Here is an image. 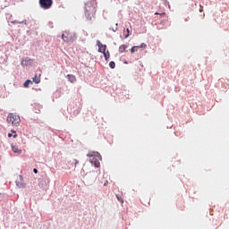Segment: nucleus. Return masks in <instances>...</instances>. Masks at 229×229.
Instances as JSON below:
<instances>
[{
	"label": "nucleus",
	"instance_id": "nucleus-14",
	"mask_svg": "<svg viewBox=\"0 0 229 229\" xmlns=\"http://www.w3.org/2000/svg\"><path fill=\"white\" fill-rule=\"evenodd\" d=\"M30 83H33L30 80H27L24 84L23 87H25V89H28V87H30Z\"/></svg>",
	"mask_w": 229,
	"mask_h": 229
},
{
	"label": "nucleus",
	"instance_id": "nucleus-8",
	"mask_svg": "<svg viewBox=\"0 0 229 229\" xmlns=\"http://www.w3.org/2000/svg\"><path fill=\"white\" fill-rule=\"evenodd\" d=\"M98 53H105L106 51V45H103L101 41L98 40Z\"/></svg>",
	"mask_w": 229,
	"mask_h": 229
},
{
	"label": "nucleus",
	"instance_id": "nucleus-22",
	"mask_svg": "<svg viewBox=\"0 0 229 229\" xmlns=\"http://www.w3.org/2000/svg\"><path fill=\"white\" fill-rule=\"evenodd\" d=\"M8 137L11 138L13 137V135L12 133H8Z\"/></svg>",
	"mask_w": 229,
	"mask_h": 229
},
{
	"label": "nucleus",
	"instance_id": "nucleus-17",
	"mask_svg": "<svg viewBox=\"0 0 229 229\" xmlns=\"http://www.w3.org/2000/svg\"><path fill=\"white\" fill-rule=\"evenodd\" d=\"M116 198H117L118 201H120V203H124V200L123 199L122 196L116 195Z\"/></svg>",
	"mask_w": 229,
	"mask_h": 229
},
{
	"label": "nucleus",
	"instance_id": "nucleus-20",
	"mask_svg": "<svg viewBox=\"0 0 229 229\" xmlns=\"http://www.w3.org/2000/svg\"><path fill=\"white\" fill-rule=\"evenodd\" d=\"M33 173H35V174H37V173H38V170H37V168H34Z\"/></svg>",
	"mask_w": 229,
	"mask_h": 229
},
{
	"label": "nucleus",
	"instance_id": "nucleus-6",
	"mask_svg": "<svg viewBox=\"0 0 229 229\" xmlns=\"http://www.w3.org/2000/svg\"><path fill=\"white\" fill-rule=\"evenodd\" d=\"M15 183L19 189H24V187H26V183L24 182V178L22 175H18Z\"/></svg>",
	"mask_w": 229,
	"mask_h": 229
},
{
	"label": "nucleus",
	"instance_id": "nucleus-4",
	"mask_svg": "<svg viewBox=\"0 0 229 229\" xmlns=\"http://www.w3.org/2000/svg\"><path fill=\"white\" fill-rule=\"evenodd\" d=\"M87 157L91 158L90 162L91 164H93V165H95V167L100 166L99 160H101V154H99L98 152H91L87 154Z\"/></svg>",
	"mask_w": 229,
	"mask_h": 229
},
{
	"label": "nucleus",
	"instance_id": "nucleus-5",
	"mask_svg": "<svg viewBox=\"0 0 229 229\" xmlns=\"http://www.w3.org/2000/svg\"><path fill=\"white\" fill-rule=\"evenodd\" d=\"M39 4L44 10H49L53 5V0H39Z\"/></svg>",
	"mask_w": 229,
	"mask_h": 229
},
{
	"label": "nucleus",
	"instance_id": "nucleus-13",
	"mask_svg": "<svg viewBox=\"0 0 229 229\" xmlns=\"http://www.w3.org/2000/svg\"><path fill=\"white\" fill-rule=\"evenodd\" d=\"M12 24H26V20L22 21H11Z\"/></svg>",
	"mask_w": 229,
	"mask_h": 229
},
{
	"label": "nucleus",
	"instance_id": "nucleus-10",
	"mask_svg": "<svg viewBox=\"0 0 229 229\" xmlns=\"http://www.w3.org/2000/svg\"><path fill=\"white\" fill-rule=\"evenodd\" d=\"M67 78H68V81H70L71 83H75L76 76H74L72 74H68Z\"/></svg>",
	"mask_w": 229,
	"mask_h": 229
},
{
	"label": "nucleus",
	"instance_id": "nucleus-2",
	"mask_svg": "<svg viewBox=\"0 0 229 229\" xmlns=\"http://www.w3.org/2000/svg\"><path fill=\"white\" fill-rule=\"evenodd\" d=\"M62 40L66 44H72L76 40V33L70 30H64L62 34Z\"/></svg>",
	"mask_w": 229,
	"mask_h": 229
},
{
	"label": "nucleus",
	"instance_id": "nucleus-1",
	"mask_svg": "<svg viewBox=\"0 0 229 229\" xmlns=\"http://www.w3.org/2000/svg\"><path fill=\"white\" fill-rule=\"evenodd\" d=\"M84 13L87 21H92L96 17V13L98 12V3L96 0L89 1L85 4Z\"/></svg>",
	"mask_w": 229,
	"mask_h": 229
},
{
	"label": "nucleus",
	"instance_id": "nucleus-19",
	"mask_svg": "<svg viewBox=\"0 0 229 229\" xmlns=\"http://www.w3.org/2000/svg\"><path fill=\"white\" fill-rule=\"evenodd\" d=\"M127 34L125 35V38H128L130 37V29L126 30Z\"/></svg>",
	"mask_w": 229,
	"mask_h": 229
},
{
	"label": "nucleus",
	"instance_id": "nucleus-23",
	"mask_svg": "<svg viewBox=\"0 0 229 229\" xmlns=\"http://www.w3.org/2000/svg\"><path fill=\"white\" fill-rule=\"evenodd\" d=\"M108 184V181H106L104 185L106 186Z\"/></svg>",
	"mask_w": 229,
	"mask_h": 229
},
{
	"label": "nucleus",
	"instance_id": "nucleus-7",
	"mask_svg": "<svg viewBox=\"0 0 229 229\" xmlns=\"http://www.w3.org/2000/svg\"><path fill=\"white\" fill-rule=\"evenodd\" d=\"M146 47H147L146 43H141L140 46L132 47L131 49V53H137L139 49H146Z\"/></svg>",
	"mask_w": 229,
	"mask_h": 229
},
{
	"label": "nucleus",
	"instance_id": "nucleus-15",
	"mask_svg": "<svg viewBox=\"0 0 229 229\" xmlns=\"http://www.w3.org/2000/svg\"><path fill=\"white\" fill-rule=\"evenodd\" d=\"M103 55H104V56H105V58H106V61H108V59L110 58V52H105V53H103Z\"/></svg>",
	"mask_w": 229,
	"mask_h": 229
},
{
	"label": "nucleus",
	"instance_id": "nucleus-9",
	"mask_svg": "<svg viewBox=\"0 0 229 229\" xmlns=\"http://www.w3.org/2000/svg\"><path fill=\"white\" fill-rule=\"evenodd\" d=\"M11 148H12V151L13 153H17L18 155H21L22 154V150L21 148H19V146L12 145Z\"/></svg>",
	"mask_w": 229,
	"mask_h": 229
},
{
	"label": "nucleus",
	"instance_id": "nucleus-21",
	"mask_svg": "<svg viewBox=\"0 0 229 229\" xmlns=\"http://www.w3.org/2000/svg\"><path fill=\"white\" fill-rule=\"evenodd\" d=\"M74 162H75V165H76L77 164H80V162L78 161V159H74Z\"/></svg>",
	"mask_w": 229,
	"mask_h": 229
},
{
	"label": "nucleus",
	"instance_id": "nucleus-12",
	"mask_svg": "<svg viewBox=\"0 0 229 229\" xmlns=\"http://www.w3.org/2000/svg\"><path fill=\"white\" fill-rule=\"evenodd\" d=\"M32 81H33L34 83H37V84L40 83V75H39V76L35 75V76L32 78Z\"/></svg>",
	"mask_w": 229,
	"mask_h": 229
},
{
	"label": "nucleus",
	"instance_id": "nucleus-16",
	"mask_svg": "<svg viewBox=\"0 0 229 229\" xmlns=\"http://www.w3.org/2000/svg\"><path fill=\"white\" fill-rule=\"evenodd\" d=\"M109 67H110L111 69H115V63H114V61H111V62L109 63Z\"/></svg>",
	"mask_w": 229,
	"mask_h": 229
},
{
	"label": "nucleus",
	"instance_id": "nucleus-24",
	"mask_svg": "<svg viewBox=\"0 0 229 229\" xmlns=\"http://www.w3.org/2000/svg\"><path fill=\"white\" fill-rule=\"evenodd\" d=\"M156 15H158V13H156Z\"/></svg>",
	"mask_w": 229,
	"mask_h": 229
},
{
	"label": "nucleus",
	"instance_id": "nucleus-18",
	"mask_svg": "<svg viewBox=\"0 0 229 229\" xmlns=\"http://www.w3.org/2000/svg\"><path fill=\"white\" fill-rule=\"evenodd\" d=\"M12 133H14V135H13V139H17V132L13 130L11 131Z\"/></svg>",
	"mask_w": 229,
	"mask_h": 229
},
{
	"label": "nucleus",
	"instance_id": "nucleus-3",
	"mask_svg": "<svg viewBox=\"0 0 229 229\" xmlns=\"http://www.w3.org/2000/svg\"><path fill=\"white\" fill-rule=\"evenodd\" d=\"M6 121L8 124H12V126H19V124H21V116L13 113H10L7 115Z\"/></svg>",
	"mask_w": 229,
	"mask_h": 229
},
{
	"label": "nucleus",
	"instance_id": "nucleus-11",
	"mask_svg": "<svg viewBox=\"0 0 229 229\" xmlns=\"http://www.w3.org/2000/svg\"><path fill=\"white\" fill-rule=\"evenodd\" d=\"M127 48H128V46H126V45H121V46L119 47V53H124Z\"/></svg>",
	"mask_w": 229,
	"mask_h": 229
}]
</instances>
